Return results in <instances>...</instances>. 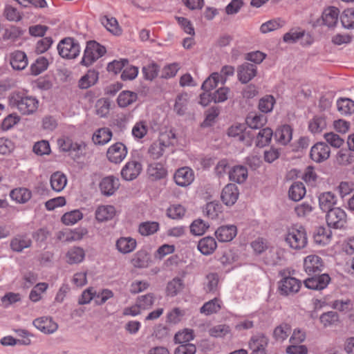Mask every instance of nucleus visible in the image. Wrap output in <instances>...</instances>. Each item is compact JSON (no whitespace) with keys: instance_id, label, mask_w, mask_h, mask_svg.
Listing matches in <instances>:
<instances>
[{"instance_id":"b1692460","label":"nucleus","mask_w":354,"mask_h":354,"mask_svg":"<svg viewBox=\"0 0 354 354\" xmlns=\"http://www.w3.org/2000/svg\"><path fill=\"white\" fill-rule=\"evenodd\" d=\"M319 205L324 212H328L333 209V207L336 204L337 198L335 195L331 192H326L320 194L318 196Z\"/></svg>"},{"instance_id":"a19ab883","label":"nucleus","mask_w":354,"mask_h":354,"mask_svg":"<svg viewBox=\"0 0 354 354\" xmlns=\"http://www.w3.org/2000/svg\"><path fill=\"white\" fill-rule=\"evenodd\" d=\"M291 333V326L286 323L277 326L273 331V337L277 342L286 339Z\"/></svg>"},{"instance_id":"de8ad7c7","label":"nucleus","mask_w":354,"mask_h":354,"mask_svg":"<svg viewBox=\"0 0 354 354\" xmlns=\"http://www.w3.org/2000/svg\"><path fill=\"white\" fill-rule=\"evenodd\" d=\"M186 214V209L181 205H170L167 209V216L171 219H181Z\"/></svg>"},{"instance_id":"1a4fd4ad","label":"nucleus","mask_w":354,"mask_h":354,"mask_svg":"<svg viewBox=\"0 0 354 354\" xmlns=\"http://www.w3.org/2000/svg\"><path fill=\"white\" fill-rule=\"evenodd\" d=\"M304 268L309 276L319 274L324 268L323 261L317 255H308L304 259Z\"/></svg>"},{"instance_id":"69168bd1","label":"nucleus","mask_w":354,"mask_h":354,"mask_svg":"<svg viewBox=\"0 0 354 354\" xmlns=\"http://www.w3.org/2000/svg\"><path fill=\"white\" fill-rule=\"evenodd\" d=\"M221 81L219 73H213L207 78L202 84V89L205 91H209L216 87L218 83Z\"/></svg>"},{"instance_id":"680f3d73","label":"nucleus","mask_w":354,"mask_h":354,"mask_svg":"<svg viewBox=\"0 0 354 354\" xmlns=\"http://www.w3.org/2000/svg\"><path fill=\"white\" fill-rule=\"evenodd\" d=\"M275 103V99L272 95H266L259 102V110L265 113L270 112Z\"/></svg>"},{"instance_id":"8fccbe9b","label":"nucleus","mask_w":354,"mask_h":354,"mask_svg":"<svg viewBox=\"0 0 354 354\" xmlns=\"http://www.w3.org/2000/svg\"><path fill=\"white\" fill-rule=\"evenodd\" d=\"M159 229V223L155 221H147L140 224L138 231L142 236H149L156 233Z\"/></svg>"},{"instance_id":"412c9836","label":"nucleus","mask_w":354,"mask_h":354,"mask_svg":"<svg viewBox=\"0 0 354 354\" xmlns=\"http://www.w3.org/2000/svg\"><path fill=\"white\" fill-rule=\"evenodd\" d=\"M172 144L171 142H167L160 138L153 142L148 149V153L150 157L154 160L159 159L162 156L165 149Z\"/></svg>"},{"instance_id":"c9c22d12","label":"nucleus","mask_w":354,"mask_h":354,"mask_svg":"<svg viewBox=\"0 0 354 354\" xmlns=\"http://www.w3.org/2000/svg\"><path fill=\"white\" fill-rule=\"evenodd\" d=\"M273 136V131L269 128L266 127L261 129L257 134L256 145L258 147H263L269 145L271 142Z\"/></svg>"},{"instance_id":"774afa93","label":"nucleus","mask_w":354,"mask_h":354,"mask_svg":"<svg viewBox=\"0 0 354 354\" xmlns=\"http://www.w3.org/2000/svg\"><path fill=\"white\" fill-rule=\"evenodd\" d=\"M208 227L209 225H206L203 220L197 219L191 224L190 231L194 235L201 236L206 232Z\"/></svg>"},{"instance_id":"bf43d9fd","label":"nucleus","mask_w":354,"mask_h":354,"mask_svg":"<svg viewBox=\"0 0 354 354\" xmlns=\"http://www.w3.org/2000/svg\"><path fill=\"white\" fill-rule=\"evenodd\" d=\"M342 26L346 28H354V8L346 9L340 16Z\"/></svg>"},{"instance_id":"c756f323","label":"nucleus","mask_w":354,"mask_h":354,"mask_svg":"<svg viewBox=\"0 0 354 354\" xmlns=\"http://www.w3.org/2000/svg\"><path fill=\"white\" fill-rule=\"evenodd\" d=\"M136 241L131 237H121L116 242L117 249L123 254L129 253L135 250Z\"/></svg>"},{"instance_id":"79ce46f5","label":"nucleus","mask_w":354,"mask_h":354,"mask_svg":"<svg viewBox=\"0 0 354 354\" xmlns=\"http://www.w3.org/2000/svg\"><path fill=\"white\" fill-rule=\"evenodd\" d=\"M184 288L183 280L179 277H175L168 282L166 292L170 297L177 295Z\"/></svg>"},{"instance_id":"9b49d317","label":"nucleus","mask_w":354,"mask_h":354,"mask_svg":"<svg viewBox=\"0 0 354 354\" xmlns=\"http://www.w3.org/2000/svg\"><path fill=\"white\" fill-rule=\"evenodd\" d=\"M174 178L178 186L187 187L194 181V174L191 168L183 167L176 170Z\"/></svg>"},{"instance_id":"864d4df0","label":"nucleus","mask_w":354,"mask_h":354,"mask_svg":"<svg viewBox=\"0 0 354 354\" xmlns=\"http://www.w3.org/2000/svg\"><path fill=\"white\" fill-rule=\"evenodd\" d=\"M148 130L147 122L145 120H141L134 124L131 133L135 138L141 139L147 134Z\"/></svg>"},{"instance_id":"39448f33","label":"nucleus","mask_w":354,"mask_h":354,"mask_svg":"<svg viewBox=\"0 0 354 354\" xmlns=\"http://www.w3.org/2000/svg\"><path fill=\"white\" fill-rule=\"evenodd\" d=\"M280 274L283 277L279 282V291L281 295L288 296L294 295L299 292L301 282L295 277L286 276L285 271L280 272Z\"/></svg>"},{"instance_id":"a211bd4d","label":"nucleus","mask_w":354,"mask_h":354,"mask_svg":"<svg viewBox=\"0 0 354 354\" xmlns=\"http://www.w3.org/2000/svg\"><path fill=\"white\" fill-rule=\"evenodd\" d=\"M119 186L118 178L112 176L104 178L100 183V189L102 194L106 196L113 195L119 188Z\"/></svg>"},{"instance_id":"7c9ffc66","label":"nucleus","mask_w":354,"mask_h":354,"mask_svg":"<svg viewBox=\"0 0 354 354\" xmlns=\"http://www.w3.org/2000/svg\"><path fill=\"white\" fill-rule=\"evenodd\" d=\"M100 21L106 30L113 35H120L122 34V29L115 17L104 15L100 18Z\"/></svg>"},{"instance_id":"c03bdc74","label":"nucleus","mask_w":354,"mask_h":354,"mask_svg":"<svg viewBox=\"0 0 354 354\" xmlns=\"http://www.w3.org/2000/svg\"><path fill=\"white\" fill-rule=\"evenodd\" d=\"M337 110L343 115L354 113V101L348 98H341L337 102Z\"/></svg>"},{"instance_id":"a18cd8bd","label":"nucleus","mask_w":354,"mask_h":354,"mask_svg":"<svg viewBox=\"0 0 354 354\" xmlns=\"http://www.w3.org/2000/svg\"><path fill=\"white\" fill-rule=\"evenodd\" d=\"M320 322L324 327L326 328L336 325L339 321V315L335 311H328L321 315L319 317Z\"/></svg>"},{"instance_id":"ea45409f","label":"nucleus","mask_w":354,"mask_h":354,"mask_svg":"<svg viewBox=\"0 0 354 354\" xmlns=\"http://www.w3.org/2000/svg\"><path fill=\"white\" fill-rule=\"evenodd\" d=\"M98 80V73L95 71H88L82 76L79 81V87L82 89H86L94 85Z\"/></svg>"},{"instance_id":"f8f14e48","label":"nucleus","mask_w":354,"mask_h":354,"mask_svg":"<svg viewBox=\"0 0 354 354\" xmlns=\"http://www.w3.org/2000/svg\"><path fill=\"white\" fill-rule=\"evenodd\" d=\"M268 344V339L263 334H257L252 336L249 342L252 354H268L266 351Z\"/></svg>"},{"instance_id":"6e6552de","label":"nucleus","mask_w":354,"mask_h":354,"mask_svg":"<svg viewBox=\"0 0 354 354\" xmlns=\"http://www.w3.org/2000/svg\"><path fill=\"white\" fill-rule=\"evenodd\" d=\"M310 277L304 280V286L311 290H321L327 287L330 281V277L328 274H316L310 275Z\"/></svg>"},{"instance_id":"6ab92c4d","label":"nucleus","mask_w":354,"mask_h":354,"mask_svg":"<svg viewBox=\"0 0 354 354\" xmlns=\"http://www.w3.org/2000/svg\"><path fill=\"white\" fill-rule=\"evenodd\" d=\"M116 215V209L113 205H100L95 212V219L99 223L112 220Z\"/></svg>"},{"instance_id":"3c124183","label":"nucleus","mask_w":354,"mask_h":354,"mask_svg":"<svg viewBox=\"0 0 354 354\" xmlns=\"http://www.w3.org/2000/svg\"><path fill=\"white\" fill-rule=\"evenodd\" d=\"M218 276L216 273H209L206 275L204 282V289L207 292H214L217 290Z\"/></svg>"},{"instance_id":"20e7f679","label":"nucleus","mask_w":354,"mask_h":354,"mask_svg":"<svg viewBox=\"0 0 354 354\" xmlns=\"http://www.w3.org/2000/svg\"><path fill=\"white\" fill-rule=\"evenodd\" d=\"M59 55L64 59H71L77 57L80 52V46L77 41L72 37L62 39L57 45Z\"/></svg>"},{"instance_id":"338daca9","label":"nucleus","mask_w":354,"mask_h":354,"mask_svg":"<svg viewBox=\"0 0 354 354\" xmlns=\"http://www.w3.org/2000/svg\"><path fill=\"white\" fill-rule=\"evenodd\" d=\"M3 15L10 21H19L22 19V15L18 10L10 5L6 6Z\"/></svg>"},{"instance_id":"9d476101","label":"nucleus","mask_w":354,"mask_h":354,"mask_svg":"<svg viewBox=\"0 0 354 354\" xmlns=\"http://www.w3.org/2000/svg\"><path fill=\"white\" fill-rule=\"evenodd\" d=\"M330 153L329 147L326 143L320 142L311 147L310 156L315 162H322L329 158Z\"/></svg>"},{"instance_id":"f704fd0d","label":"nucleus","mask_w":354,"mask_h":354,"mask_svg":"<svg viewBox=\"0 0 354 354\" xmlns=\"http://www.w3.org/2000/svg\"><path fill=\"white\" fill-rule=\"evenodd\" d=\"M111 137L112 131L109 129L101 128L94 133L92 140L95 145H104L110 141Z\"/></svg>"},{"instance_id":"aec40b11","label":"nucleus","mask_w":354,"mask_h":354,"mask_svg":"<svg viewBox=\"0 0 354 354\" xmlns=\"http://www.w3.org/2000/svg\"><path fill=\"white\" fill-rule=\"evenodd\" d=\"M236 234L237 229L234 225H222L215 232V236L220 242L231 241Z\"/></svg>"},{"instance_id":"2f4dec72","label":"nucleus","mask_w":354,"mask_h":354,"mask_svg":"<svg viewBox=\"0 0 354 354\" xmlns=\"http://www.w3.org/2000/svg\"><path fill=\"white\" fill-rule=\"evenodd\" d=\"M137 100L138 95L136 93L130 91H123L119 94L117 102L120 107L125 108L132 104Z\"/></svg>"},{"instance_id":"f3484780","label":"nucleus","mask_w":354,"mask_h":354,"mask_svg":"<svg viewBox=\"0 0 354 354\" xmlns=\"http://www.w3.org/2000/svg\"><path fill=\"white\" fill-rule=\"evenodd\" d=\"M33 325L41 332L46 334L53 333L57 330L58 325L51 317H42L35 319Z\"/></svg>"},{"instance_id":"0eeeda50","label":"nucleus","mask_w":354,"mask_h":354,"mask_svg":"<svg viewBox=\"0 0 354 354\" xmlns=\"http://www.w3.org/2000/svg\"><path fill=\"white\" fill-rule=\"evenodd\" d=\"M227 134L230 137L236 138L238 141L243 142L246 146L252 145V138L251 131H247L243 124L232 125L228 129Z\"/></svg>"},{"instance_id":"0e129e2a","label":"nucleus","mask_w":354,"mask_h":354,"mask_svg":"<svg viewBox=\"0 0 354 354\" xmlns=\"http://www.w3.org/2000/svg\"><path fill=\"white\" fill-rule=\"evenodd\" d=\"M230 95L231 91L228 87H221L213 93V101L215 103L223 102L230 97Z\"/></svg>"},{"instance_id":"423d86ee","label":"nucleus","mask_w":354,"mask_h":354,"mask_svg":"<svg viewBox=\"0 0 354 354\" xmlns=\"http://www.w3.org/2000/svg\"><path fill=\"white\" fill-rule=\"evenodd\" d=\"M326 219L328 227L342 228L346 222V214L341 208L335 207L327 212Z\"/></svg>"},{"instance_id":"72a5a7b5","label":"nucleus","mask_w":354,"mask_h":354,"mask_svg":"<svg viewBox=\"0 0 354 354\" xmlns=\"http://www.w3.org/2000/svg\"><path fill=\"white\" fill-rule=\"evenodd\" d=\"M267 122V118L264 115L250 113L246 118V123L250 129H261Z\"/></svg>"},{"instance_id":"f03ea898","label":"nucleus","mask_w":354,"mask_h":354,"mask_svg":"<svg viewBox=\"0 0 354 354\" xmlns=\"http://www.w3.org/2000/svg\"><path fill=\"white\" fill-rule=\"evenodd\" d=\"M286 242L294 250L304 248L308 243L306 229L302 227H292L288 229L285 237Z\"/></svg>"},{"instance_id":"f257e3e1","label":"nucleus","mask_w":354,"mask_h":354,"mask_svg":"<svg viewBox=\"0 0 354 354\" xmlns=\"http://www.w3.org/2000/svg\"><path fill=\"white\" fill-rule=\"evenodd\" d=\"M8 102L12 109H17L25 115L33 114L39 106V101L35 97L21 92L12 93L8 97Z\"/></svg>"},{"instance_id":"cd10ccee","label":"nucleus","mask_w":354,"mask_h":354,"mask_svg":"<svg viewBox=\"0 0 354 354\" xmlns=\"http://www.w3.org/2000/svg\"><path fill=\"white\" fill-rule=\"evenodd\" d=\"M50 183L53 191L60 192L67 184V178L62 172L55 171L50 176Z\"/></svg>"},{"instance_id":"4468645a","label":"nucleus","mask_w":354,"mask_h":354,"mask_svg":"<svg viewBox=\"0 0 354 354\" xmlns=\"http://www.w3.org/2000/svg\"><path fill=\"white\" fill-rule=\"evenodd\" d=\"M257 73V68L255 65L245 62L237 68V76L239 80L246 84L252 80Z\"/></svg>"},{"instance_id":"e433bc0d","label":"nucleus","mask_w":354,"mask_h":354,"mask_svg":"<svg viewBox=\"0 0 354 354\" xmlns=\"http://www.w3.org/2000/svg\"><path fill=\"white\" fill-rule=\"evenodd\" d=\"M306 194V188L301 182H295L290 186L288 195L290 199L294 201H299L304 198Z\"/></svg>"},{"instance_id":"5fc2aeb1","label":"nucleus","mask_w":354,"mask_h":354,"mask_svg":"<svg viewBox=\"0 0 354 354\" xmlns=\"http://www.w3.org/2000/svg\"><path fill=\"white\" fill-rule=\"evenodd\" d=\"M48 61L44 57H39L30 66V72L33 75H37L47 69Z\"/></svg>"},{"instance_id":"473e14b6","label":"nucleus","mask_w":354,"mask_h":354,"mask_svg":"<svg viewBox=\"0 0 354 354\" xmlns=\"http://www.w3.org/2000/svg\"><path fill=\"white\" fill-rule=\"evenodd\" d=\"M10 196L17 203H26L30 199L32 193L26 188L19 187L12 189L10 192Z\"/></svg>"},{"instance_id":"5701e85b","label":"nucleus","mask_w":354,"mask_h":354,"mask_svg":"<svg viewBox=\"0 0 354 354\" xmlns=\"http://www.w3.org/2000/svg\"><path fill=\"white\" fill-rule=\"evenodd\" d=\"M292 128L288 124L279 127L274 133L277 142L282 145L288 144L292 138Z\"/></svg>"},{"instance_id":"58836bf2","label":"nucleus","mask_w":354,"mask_h":354,"mask_svg":"<svg viewBox=\"0 0 354 354\" xmlns=\"http://www.w3.org/2000/svg\"><path fill=\"white\" fill-rule=\"evenodd\" d=\"M221 301L218 298H214L210 301L205 302L200 308V312L205 315H210L218 313L221 308Z\"/></svg>"},{"instance_id":"09e8293b","label":"nucleus","mask_w":354,"mask_h":354,"mask_svg":"<svg viewBox=\"0 0 354 354\" xmlns=\"http://www.w3.org/2000/svg\"><path fill=\"white\" fill-rule=\"evenodd\" d=\"M326 127V122L324 118L320 116L314 117L308 124V129L313 133H318Z\"/></svg>"},{"instance_id":"bb28decb","label":"nucleus","mask_w":354,"mask_h":354,"mask_svg":"<svg viewBox=\"0 0 354 354\" xmlns=\"http://www.w3.org/2000/svg\"><path fill=\"white\" fill-rule=\"evenodd\" d=\"M197 248L203 254L209 255L216 250L217 243L213 237L205 236L198 241Z\"/></svg>"},{"instance_id":"4d7b16f0","label":"nucleus","mask_w":354,"mask_h":354,"mask_svg":"<svg viewBox=\"0 0 354 354\" xmlns=\"http://www.w3.org/2000/svg\"><path fill=\"white\" fill-rule=\"evenodd\" d=\"M149 260L150 257L147 252L139 251L132 259V263L136 268H143L149 266Z\"/></svg>"},{"instance_id":"7ed1b4c3","label":"nucleus","mask_w":354,"mask_h":354,"mask_svg":"<svg viewBox=\"0 0 354 354\" xmlns=\"http://www.w3.org/2000/svg\"><path fill=\"white\" fill-rule=\"evenodd\" d=\"M105 53L106 48L104 46L95 41H89L86 44L80 64L85 66H89L100 57H102Z\"/></svg>"},{"instance_id":"4c0bfd02","label":"nucleus","mask_w":354,"mask_h":354,"mask_svg":"<svg viewBox=\"0 0 354 354\" xmlns=\"http://www.w3.org/2000/svg\"><path fill=\"white\" fill-rule=\"evenodd\" d=\"M208 333L211 337L215 338H224L232 335V329L227 324H218L208 330Z\"/></svg>"},{"instance_id":"393cba45","label":"nucleus","mask_w":354,"mask_h":354,"mask_svg":"<svg viewBox=\"0 0 354 354\" xmlns=\"http://www.w3.org/2000/svg\"><path fill=\"white\" fill-rule=\"evenodd\" d=\"M339 14V9L335 7L325 9L322 16L323 24L329 28L335 27L338 22Z\"/></svg>"},{"instance_id":"13d9d810","label":"nucleus","mask_w":354,"mask_h":354,"mask_svg":"<svg viewBox=\"0 0 354 354\" xmlns=\"http://www.w3.org/2000/svg\"><path fill=\"white\" fill-rule=\"evenodd\" d=\"M111 103L107 98H100L95 104L96 113L101 118L106 117L110 111Z\"/></svg>"},{"instance_id":"dca6fc26","label":"nucleus","mask_w":354,"mask_h":354,"mask_svg":"<svg viewBox=\"0 0 354 354\" xmlns=\"http://www.w3.org/2000/svg\"><path fill=\"white\" fill-rule=\"evenodd\" d=\"M142 171V165L138 161L128 162L121 171L122 177L126 180L136 178Z\"/></svg>"},{"instance_id":"e2e57ef3","label":"nucleus","mask_w":354,"mask_h":354,"mask_svg":"<svg viewBox=\"0 0 354 354\" xmlns=\"http://www.w3.org/2000/svg\"><path fill=\"white\" fill-rule=\"evenodd\" d=\"M317 178L318 176L313 167L308 166L305 169L302 176V179L306 182V183L312 187L315 186Z\"/></svg>"},{"instance_id":"c85d7f7f","label":"nucleus","mask_w":354,"mask_h":354,"mask_svg":"<svg viewBox=\"0 0 354 354\" xmlns=\"http://www.w3.org/2000/svg\"><path fill=\"white\" fill-rule=\"evenodd\" d=\"M10 64L15 70H22L28 65V59L25 53L17 50L11 54Z\"/></svg>"},{"instance_id":"6e6d98bb","label":"nucleus","mask_w":354,"mask_h":354,"mask_svg":"<svg viewBox=\"0 0 354 354\" xmlns=\"http://www.w3.org/2000/svg\"><path fill=\"white\" fill-rule=\"evenodd\" d=\"M32 241L30 239L15 237L10 242V247L15 252H21L24 249L30 247Z\"/></svg>"},{"instance_id":"2eb2a0df","label":"nucleus","mask_w":354,"mask_h":354,"mask_svg":"<svg viewBox=\"0 0 354 354\" xmlns=\"http://www.w3.org/2000/svg\"><path fill=\"white\" fill-rule=\"evenodd\" d=\"M239 192L235 184L229 183L225 186L221 193V200L227 206L234 205L239 197Z\"/></svg>"},{"instance_id":"49530a36","label":"nucleus","mask_w":354,"mask_h":354,"mask_svg":"<svg viewBox=\"0 0 354 354\" xmlns=\"http://www.w3.org/2000/svg\"><path fill=\"white\" fill-rule=\"evenodd\" d=\"M285 25V21L280 18L272 19L263 23L260 30L262 33H268L276 30Z\"/></svg>"},{"instance_id":"052dcab7","label":"nucleus","mask_w":354,"mask_h":354,"mask_svg":"<svg viewBox=\"0 0 354 354\" xmlns=\"http://www.w3.org/2000/svg\"><path fill=\"white\" fill-rule=\"evenodd\" d=\"M83 217L82 213L77 209L66 212L62 217L63 223L67 225H71L76 223L78 221L81 220Z\"/></svg>"},{"instance_id":"ddd939ff","label":"nucleus","mask_w":354,"mask_h":354,"mask_svg":"<svg viewBox=\"0 0 354 354\" xmlns=\"http://www.w3.org/2000/svg\"><path fill=\"white\" fill-rule=\"evenodd\" d=\"M127 153V147L122 142H116L111 145L107 151L108 159L114 163H120L126 157Z\"/></svg>"},{"instance_id":"a878e982","label":"nucleus","mask_w":354,"mask_h":354,"mask_svg":"<svg viewBox=\"0 0 354 354\" xmlns=\"http://www.w3.org/2000/svg\"><path fill=\"white\" fill-rule=\"evenodd\" d=\"M85 258V251L80 247H72L66 253V261L68 264H77Z\"/></svg>"},{"instance_id":"4be33fe9","label":"nucleus","mask_w":354,"mask_h":354,"mask_svg":"<svg viewBox=\"0 0 354 354\" xmlns=\"http://www.w3.org/2000/svg\"><path fill=\"white\" fill-rule=\"evenodd\" d=\"M230 181L241 184L248 178V172L246 167L243 165H235L228 171Z\"/></svg>"},{"instance_id":"37998d69","label":"nucleus","mask_w":354,"mask_h":354,"mask_svg":"<svg viewBox=\"0 0 354 354\" xmlns=\"http://www.w3.org/2000/svg\"><path fill=\"white\" fill-rule=\"evenodd\" d=\"M194 338V330L192 329L185 328L182 331L176 333L174 337V341L176 344H190L189 342Z\"/></svg>"},{"instance_id":"603ef678","label":"nucleus","mask_w":354,"mask_h":354,"mask_svg":"<svg viewBox=\"0 0 354 354\" xmlns=\"http://www.w3.org/2000/svg\"><path fill=\"white\" fill-rule=\"evenodd\" d=\"M331 237V232L324 227H319L314 235L315 241L321 245L327 244Z\"/></svg>"}]
</instances>
